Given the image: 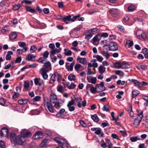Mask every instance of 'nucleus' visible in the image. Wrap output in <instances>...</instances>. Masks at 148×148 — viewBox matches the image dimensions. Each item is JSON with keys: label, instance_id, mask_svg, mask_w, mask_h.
<instances>
[{"label": "nucleus", "instance_id": "1", "mask_svg": "<svg viewBox=\"0 0 148 148\" xmlns=\"http://www.w3.org/2000/svg\"><path fill=\"white\" fill-rule=\"evenodd\" d=\"M50 102L51 103L49 102L48 98L47 97L44 98V104L45 106H46L49 111L51 113L54 112L53 109L51 107L53 106V103H54L56 102L57 100L56 95L54 93L50 94Z\"/></svg>", "mask_w": 148, "mask_h": 148}, {"label": "nucleus", "instance_id": "2", "mask_svg": "<svg viewBox=\"0 0 148 148\" xmlns=\"http://www.w3.org/2000/svg\"><path fill=\"white\" fill-rule=\"evenodd\" d=\"M75 104V101L73 99L68 102L67 106L70 112H72L75 110V107L74 106Z\"/></svg>", "mask_w": 148, "mask_h": 148}, {"label": "nucleus", "instance_id": "3", "mask_svg": "<svg viewBox=\"0 0 148 148\" xmlns=\"http://www.w3.org/2000/svg\"><path fill=\"white\" fill-rule=\"evenodd\" d=\"M109 50L112 51H115L118 50V47L116 43L114 42H110L109 45Z\"/></svg>", "mask_w": 148, "mask_h": 148}, {"label": "nucleus", "instance_id": "4", "mask_svg": "<svg viewBox=\"0 0 148 148\" xmlns=\"http://www.w3.org/2000/svg\"><path fill=\"white\" fill-rule=\"evenodd\" d=\"M40 73L41 75L42 76L43 78L44 79H46L48 77V75L47 73V69H46V68L43 67L40 70Z\"/></svg>", "mask_w": 148, "mask_h": 148}, {"label": "nucleus", "instance_id": "5", "mask_svg": "<svg viewBox=\"0 0 148 148\" xmlns=\"http://www.w3.org/2000/svg\"><path fill=\"white\" fill-rule=\"evenodd\" d=\"M45 136V134L40 131L37 132L33 136V138L34 139H37L42 138V136Z\"/></svg>", "mask_w": 148, "mask_h": 148}, {"label": "nucleus", "instance_id": "6", "mask_svg": "<svg viewBox=\"0 0 148 148\" xmlns=\"http://www.w3.org/2000/svg\"><path fill=\"white\" fill-rule=\"evenodd\" d=\"M21 135L23 138L30 137L32 136V134L28 130H23L21 132Z\"/></svg>", "mask_w": 148, "mask_h": 148}, {"label": "nucleus", "instance_id": "7", "mask_svg": "<svg viewBox=\"0 0 148 148\" xmlns=\"http://www.w3.org/2000/svg\"><path fill=\"white\" fill-rule=\"evenodd\" d=\"M137 37L139 39L144 38L145 36V34L142 30H138L136 31V33Z\"/></svg>", "mask_w": 148, "mask_h": 148}, {"label": "nucleus", "instance_id": "8", "mask_svg": "<svg viewBox=\"0 0 148 148\" xmlns=\"http://www.w3.org/2000/svg\"><path fill=\"white\" fill-rule=\"evenodd\" d=\"M22 136L19 135L17 136V138L15 142L19 145H22L24 143L25 140L24 138H22Z\"/></svg>", "mask_w": 148, "mask_h": 148}, {"label": "nucleus", "instance_id": "9", "mask_svg": "<svg viewBox=\"0 0 148 148\" xmlns=\"http://www.w3.org/2000/svg\"><path fill=\"white\" fill-rule=\"evenodd\" d=\"M77 60L83 65H85L86 64L87 60L85 58H81L79 56H78L77 59Z\"/></svg>", "mask_w": 148, "mask_h": 148}, {"label": "nucleus", "instance_id": "10", "mask_svg": "<svg viewBox=\"0 0 148 148\" xmlns=\"http://www.w3.org/2000/svg\"><path fill=\"white\" fill-rule=\"evenodd\" d=\"M97 88H100V90L101 91H103L105 90L106 89L104 85V83L103 82H101L99 84H97L96 85Z\"/></svg>", "mask_w": 148, "mask_h": 148}, {"label": "nucleus", "instance_id": "11", "mask_svg": "<svg viewBox=\"0 0 148 148\" xmlns=\"http://www.w3.org/2000/svg\"><path fill=\"white\" fill-rule=\"evenodd\" d=\"M18 45L21 47H22L24 49V51L26 52L27 51V48L26 47V43L23 42H18Z\"/></svg>", "mask_w": 148, "mask_h": 148}, {"label": "nucleus", "instance_id": "12", "mask_svg": "<svg viewBox=\"0 0 148 148\" xmlns=\"http://www.w3.org/2000/svg\"><path fill=\"white\" fill-rule=\"evenodd\" d=\"M37 86H38V88L39 90H42L45 88V83L43 80H41L40 81V83Z\"/></svg>", "mask_w": 148, "mask_h": 148}, {"label": "nucleus", "instance_id": "13", "mask_svg": "<svg viewBox=\"0 0 148 148\" xmlns=\"http://www.w3.org/2000/svg\"><path fill=\"white\" fill-rule=\"evenodd\" d=\"M87 88H90V90L92 94H95L96 91V88H95L91 84H88L86 86Z\"/></svg>", "mask_w": 148, "mask_h": 148}, {"label": "nucleus", "instance_id": "14", "mask_svg": "<svg viewBox=\"0 0 148 148\" xmlns=\"http://www.w3.org/2000/svg\"><path fill=\"white\" fill-rule=\"evenodd\" d=\"M54 140L60 146L62 145V142H64V139L58 137L54 138Z\"/></svg>", "mask_w": 148, "mask_h": 148}, {"label": "nucleus", "instance_id": "15", "mask_svg": "<svg viewBox=\"0 0 148 148\" xmlns=\"http://www.w3.org/2000/svg\"><path fill=\"white\" fill-rule=\"evenodd\" d=\"M49 139L47 138H45L41 142L40 146L41 147H45L49 142Z\"/></svg>", "mask_w": 148, "mask_h": 148}, {"label": "nucleus", "instance_id": "16", "mask_svg": "<svg viewBox=\"0 0 148 148\" xmlns=\"http://www.w3.org/2000/svg\"><path fill=\"white\" fill-rule=\"evenodd\" d=\"M99 30L97 28H93L88 30V32L92 34H95L99 32Z\"/></svg>", "mask_w": 148, "mask_h": 148}, {"label": "nucleus", "instance_id": "17", "mask_svg": "<svg viewBox=\"0 0 148 148\" xmlns=\"http://www.w3.org/2000/svg\"><path fill=\"white\" fill-rule=\"evenodd\" d=\"M74 98L77 102V106L78 107L80 108L82 107L81 104V101L82 100V98L80 97H76L74 96Z\"/></svg>", "mask_w": 148, "mask_h": 148}, {"label": "nucleus", "instance_id": "18", "mask_svg": "<svg viewBox=\"0 0 148 148\" xmlns=\"http://www.w3.org/2000/svg\"><path fill=\"white\" fill-rule=\"evenodd\" d=\"M35 56H33L32 54H29L27 56L26 58L27 60L29 61H35Z\"/></svg>", "mask_w": 148, "mask_h": 148}, {"label": "nucleus", "instance_id": "19", "mask_svg": "<svg viewBox=\"0 0 148 148\" xmlns=\"http://www.w3.org/2000/svg\"><path fill=\"white\" fill-rule=\"evenodd\" d=\"M56 77V75L55 73H54L52 74L51 78L49 80V84H52L56 81L55 78Z\"/></svg>", "mask_w": 148, "mask_h": 148}, {"label": "nucleus", "instance_id": "20", "mask_svg": "<svg viewBox=\"0 0 148 148\" xmlns=\"http://www.w3.org/2000/svg\"><path fill=\"white\" fill-rule=\"evenodd\" d=\"M10 136L11 140L15 142L17 138V136H16L15 134L13 132H11L10 133Z\"/></svg>", "mask_w": 148, "mask_h": 148}, {"label": "nucleus", "instance_id": "21", "mask_svg": "<svg viewBox=\"0 0 148 148\" xmlns=\"http://www.w3.org/2000/svg\"><path fill=\"white\" fill-rule=\"evenodd\" d=\"M141 121V119L140 118H137L135 119L134 122V126L135 127H137L138 126L140 123Z\"/></svg>", "mask_w": 148, "mask_h": 148}, {"label": "nucleus", "instance_id": "22", "mask_svg": "<svg viewBox=\"0 0 148 148\" xmlns=\"http://www.w3.org/2000/svg\"><path fill=\"white\" fill-rule=\"evenodd\" d=\"M71 15L67 16L63 18L64 21L66 23L68 24L69 22H71Z\"/></svg>", "mask_w": 148, "mask_h": 148}, {"label": "nucleus", "instance_id": "23", "mask_svg": "<svg viewBox=\"0 0 148 148\" xmlns=\"http://www.w3.org/2000/svg\"><path fill=\"white\" fill-rule=\"evenodd\" d=\"M99 71V73L102 74L105 71V68L102 65H100L98 68Z\"/></svg>", "mask_w": 148, "mask_h": 148}, {"label": "nucleus", "instance_id": "24", "mask_svg": "<svg viewBox=\"0 0 148 148\" xmlns=\"http://www.w3.org/2000/svg\"><path fill=\"white\" fill-rule=\"evenodd\" d=\"M28 101V100L24 99H19L18 101V103L21 105L25 104H26Z\"/></svg>", "mask_w": 148, "mask_h": 148}, {"label": "nucleus", "instance_id": "25", "mask_svg": "<svg viewBox=\"0 0 148 148\" xmlns=\"http://www.w3.org/2000/svg\"><path fill=\"white\" fill-rule=\"evenodd\" d=\"M110 12L113 16H115L117 14V10L115 8H112L110 10Z\"/></svg>", "mask_w": 148, "mask_h": 148}, {"label": "nucleus", "instance_id": "26", "mask_svg": "<svg viewBox=\"0 0 148 148\" xmlns=\"http://www.w3.org/2000/svg\"><path fill=\"white\" fill-rule=\"evenodd\" d=\"M61 49H58L57 48L54 49L50 51L51 54H55L56 53H59L61 51Z\"/></svg>", "mask_w": 148, "mask_h": 148}, {"label": "nucleus", "instance_id": "27", "mask_svg": "<svg viewBox=\"0 0 148 148\" xmlns=\"http://www.w3.org/2000/svg\"><path fill=\"white\" fill-rule=\"evenodd\" d=\"M93 57L96 58L97 60L100 62H101L103 59V57L99 55H97L95 56H94Z\"/></svg>", "mask_w": 148, "mask_h": 148}, {"label": "nucleus", "instance_id": "28", "mask_svg": "<svg viewBox=\"0 0 148 148\" xmlns=\"http://www.w3.org/2000/svg\"><path fill=\"white\" fill-rule=\"evenodd\" d=\"M92 119L95 122H97L99 121V119L96 114L92 115L91 116Z\"/></svg>", "mask_w": 148, "mask_h": 148}, {"label": "nucleus", "instance_id": "29", "mask_svg": "<svg viewBox=\"0 0 148 148\" xmlns=\"http://www.w3.org/2000/svg\"><path fill=\"white\" fill-rule=\"evenodd\" d=\"M130 65L125 62H122L121 69H126L129 68Z\"/></svg>", "mask_w": 148, "mask_h": 148}, {"label": "nucleus", "instance_id": "30", "mask_svg": "<svg viewBox=\"0 0 148 148\" xmlns=\"http://www.w3.org/2000/svg\"><path fill=\"white\" fill-rule=\"evenodd\" d=\"M74 64L75 62L73 61L71 63L69 66H66V68L68 71H71L73 70Z\"/></svg>", "mask_w": 148, "mask_h": 148}, {"label": "nucleus", "instance_id": "31", "mask_svg": "<svg viewBox=\"0 0 148 148\" xmlns=\"http://www.w3.org/2000/svg\"><path fill=\"white\" fill-rule=\"evenodd\" d=\"M13 54V52L11 51H8L7 53V54L6 55L5 57L6 60H9L11 59V55Z\"/></svg>", "mask_w": 148, "mask_h": 148}, {"label": "nucleus", "instance_id": "32", "mask_svg": "<svg viewBox=\"0 0 148 148\" xmlns=\"http://www.w3.org/2000/svg\"><path fill=\"white\" fill-rule=\"evenodd\" d=\"M17 36V34L15 32H12L9 36L10 38L12 40H14Z\"/></svg>", "mask_w": 148, "mask_h": 148}, {"label": "nucleus", "instance_id": "33", "mask_svg": "<svg viewBox=\"0 0 148 148\" xmlns=\"http://www.w3.org/2000/svg\"><path fill=\"white\" fill-rule=\"evenodd\" d=\"M10 30V27L8 25H6L2 29L1 32L2 33H4Z\"/></svg>", "mask_w": 148, "mask_h": 148}, {"label": "nucleus", "instance_id": "34", "mask_svg": "<svg viewBox=\"0 0 148 148\" xmlns=\"http://www.w3.org/2000/svg\"><path fill=\"white\" fill-rule=\"evenodd\" d=\"M53 106H51V107H53L57 109H59L61 107V106L60 105V103L59 102L57 101L55 102L54 103H53Z\"/></svg>", "mask_w": 148, "mask_h": 148}, {"label": "nucleus", "instance_id": "35", "mask_svg": "<svg viewBox=\"0 0 148 148\" xmlns=\"http://www.w3.org/2000/svg\"><path fill=\"white\" fill-rule=\"evenodd\" d=\"M68 79L71 81L74 80L76 79V77L74 74H71L69 75Z\"/></svg>", "mask_w": 148, "mask_h": 148}, {"label": "nucleus", "instance_id": "36", "mask_svg": "<svg viewBox=\"0 0 148 148\" xmlns=\"http://www.w3.org/2000/svg\"><path fill=\"white\" fill-rule=\"evenodd\" d=\"M136 9L135 6L133 5H130L128 7L127 10L129 12H132L134 10Z\"/></svg>", "mask_w": 148, "mask_h": 148}, {"label": "nucleus", "instance_id": "37", "mask_svg": "<svg viewBox=\"0 0 148 148\" xmlns=\"http://www.w3.org/2000/svg\"><path fill=\"white\" fill-rule=\"evenodd\" d=\"M62 145L60 146L62 147L63 148H68V144L67 142L64 139V142H62Z\"/></svg>", "mask_w": 148, "mask_h": 148}, {"label": "nucleus", "instance_id": "38", "mask_svg": "<svg viewBox=\"0 0 148 148\" xmlns=\"http://www.w3.org/2000/svg\"><path fill=\"white\" fill-rule=\"evenodd\" d=\"M140 93L139 91L136 90H133L132 92V97H134L138 95Z\"/></svg>", "mask_w": 148, "mask_h": 148}, {"label": "nucleus", "instance_id": "39", "mask_svg": "<svg viewBox=\"0 0 148 148\" xmlns=\"http://www.w3.org/2000/svg\"><path fill=\"white\" fill-rule=\"evenodd\" d=\"M102 110L103 111L110 112L109 106L108 105H105L102 108Z\"/></svg>", "mask_w": 148, "mask_h": 148}, {"label": "nucleus", "instance_id": "40", "mask_svg": "<svg viewBox=\"0 0 148 148\" xmlns=\"http://www.w3.org/2000/svg\"><path fill=\"white\" fill-rule=\"evenodd\" d=\"M26 10L32 13H34L35 12V10L34 9H32L31 7L29 6H27L26 7Z\"/></svg>", "mask_w": 148, "mask_h": 148}, {"label": "nucleus", "instance_id": "41", "mask_svg": "<svg viewBox=\"0 0 148 148\" xmlns=\"http://www.w3.org/2000/svg\"><path fill=\"white\" fill-rule=\"evenodd\" d=\"M115 73L116 75L122 77L124 75V73L123 71L120 70H116L115 71Z\"/></svg>", "mask_w": 148, "mask_h": 148}, {"label": "nucleus", "instance_id": "42", "mask_svg": "<svg viewBox=\"0 0 148 148\" xmlns=\"http://www.w3.org/2000/svg\"><path fill=\"white\" fill-rule=\"evenodd\" d=\"M41 80H43L42 79L38 78H35L34 79V82L35 84L36 85H38V84L40 83V81Z\"/></svg>", "mask_w": 148, "mask_h": 148}, {"label": "nucleus", "instance_id": "43", "mask_svg": "<svg viewBox=\"0 0 148 148\" xmlns=\"http://www.w3.org/2000/svg\"><path fill=\"white\" fill-rule=\"evenodd\" d=\"M50 57L53 62L55 63L56 62L57 60V58L54 55L51 54Z\"/></svg>", "mask_w": 148, "mask_h": 148}, {"label": "nucleus", "instance_id": "44", "mask_svg": "<svg viewBox=\"0 0 148 148\" xmlns=\"http://www.w3.org/2000/svg\"><path fill=\"white\" fill-rule=\"evenodd\" d=\"M21 7V5L18 4L16 5H14L13 7V9L15 10H16L19 9Z\"/></svg>", "mask_w": 148, "mask_h": 148}, {"label": "nucleus", "instance_id": "45", "mask_svg": "<svg viewBox=\"0 0 148 148\" xmlns=\"http://www.w3.org/2000/svg\"><path fill=\"white\" fill-rule=\"evenodd\" d=\"M130 140L132 142H135L138 140H140V139L139 138H138L137 136L135 137H132L130 138Z\"/></svg>", "mask_w": 148, "mask_h": 148}, {"label": "nucleus", "instance_id": "46", "mask_svg": "<svg viewBox=\"0 0 148 148\" xmlns=\"http://www.w3.org/2000/svg\"><path fill=\"white\" fill-rule=\"evenodd\" d=\"M57 91L61 93L63 92V88L62 85H60L58 86L57 88Z\"/></svg>", "mask_w": 148, "mask_h": 148}, {"label": "nucleus", "instance_id": "47", "mask_svg": "<svg viewBox=\"0 0 148 148\" xmlns=\"http://www.w3.org/2000/svg\"><path fill=\"white\" fill-rule=\"evenodd\" d=\"M102 55L106 58V59H108L110 56V55L109 53L107 52H103L102 53Z\"/></svg>", "mask_w": 148, "mask_h": 148}, {"label": "nucleus", "instance_id": "48", "mask_svg": "<svg viewBox=\"0 0 148 148\" xmlns=\"http://www.w3.org/2000/svg\"><path fill=\"white\" fill-rule=\"evenodd\" d=\"M29 86V82H28L25 81L24 82V87L25 88L28 89Z\"/></svg>", "mask_w": 148, "mask_h": 148}, {"label": "nucleus", "instance_id": "49", "mask_svg": "<svg viewBox=\"0 0 148 148\" xmlns=\"http://www.w3.org/2000/svg\"><path fill=\"white\" fill-rule=\"evenodd\" d=\"M122 62H115L114 65L115 67L118 69H121Z\"/></svg>", "mask_w": 148, "mask_h": 148}, {"label": "nucleus", "instance_id": "50", "mask_svg": "<svg viewBox=\"0 0 148 148\" xmlns=\"http://www.w3.org/2000/svg\"><path fill=\"white\" fill-rule=\"evenodd\" d=\"M41 99V97L40 96H36L33 99V100L34 101H39Z\"/></svg>", "mask_w": 148, "mask_h": 148}, {"label": "nucleus", "instance_id": "51", "mask_svg": "<svg viewBox=\"0 0 148 148\" xmlns=\"http://www.w3.org/2000/svg\"><path fill=\"white\" fill-rule=\"evenodd\" d=\"M37 48L36 46L34 45L31 46L30 47V50L31 53H34L37 49Z\"/></svg>", "mask_w": 148, "mask_h": 148}, {"label": "nucleus", "instance_id": "52", "mask_svg": "<svg viewBox=\"0 0 148 148\" xmlns=\"http://www.w3.org/2000/svg\"><path fill=\"white\" fill-rule=\"evenodd\" d=\"M98 35L99 37H106L108 36V34L107 33H100L98 34Z\"/></svg>", "mask_w": 148, "mask_h": 148}, {"label": "nucleus", "instance_id": "53", "mask_svg": "<svg viewBox=\"0 0 148 148\" xmlns=\"http://www.w3.org/2000/svg\"><path fill=\"white\" fill-rule=\"evenodd\" d=\"M44 66H45V68H46V69H47V68L49 67L51 65V63L49 61H48L45 63H44Z\"/></svg>", "mask_w": 148, "mask_h": 148}, {"label": "nucleus", "instance_id": "54", "mask_svg": "<svg viewBox=\"0 0 148 148\" xmlns=\"http://www.w3.org/2000/svg\"><path fill=\"white\" fill-rule=\"evenodd\" d=\"M82 65L80 64H76L75 65L74 68L75 70L77 72L78 71V69L81 67Z\"/></svg>", "mask_w": 148, "mask_h": 148}, {"label": "nucleus", "instance_id": "55", "mask_svg": "<svg viewBox=\"0 0 148 148\" xmlns=\"http://www.w3.org/2000/svg\"><path fill=\"white\" fill-rule=\"evenodd\" d=\"M76 85L73 82L71 83L69 86H68V88L70 89H73L75 87Z\"/></svg>", "mask_w": 148, "mask_h": 148}, {"label": "nucleus", "instance_id": "56", "mask_svg": "<svg viewBox=\"0 0 148 148\" xmlns=\"http://www.w3.org/2000/svg\"><path fill=\"white\" fill-rule=\"evenodd\" d=\"M128 112L131 117H133V113L132 109V106L130 107V108L128 110Z\"/></svg>", "mask_w": 148, "mask_h": 148}, {"label": "nucleus", "instance_id": "57", "mask_svg": "<svg viewBox=\"0 0 148 148\" xmlns=\"http://www.w3.org/2000/svg\"><path fill=\"white\" fill-rule=\"evenodd\" d=\"M5 99L3 98L0 99V104L2 106H3L5 105Z\"/></svg>", "mask_w": 148, "mask_h": 148}, {"label": "nucleus", "instance_id": "58", "mask_svg": "<svg viewBox=\"0 0 148 148\" xmlns=\"http://www.w3.org/2000/svg\"><path fill=\"white\" fill-rule=\"evenodd\" d=\"M65 111V109L64 108L61 109L59 111V112L57 114V115L60 114H62Z\"/></svg>", "mask_w": 148, "mask_h": 148}, {"label": "nucleus", "instance_id": "59", "mask_svg": "<svg viewBox=\"0 0 148 148\" xmlns=\"http://www.w3.org/2000/svg\"><path fill=\"white\" fill-rule=\"evenodd\" d=\"M80 124L83 127H86L87 126V125L86 123L82 120H81L79 121Z\"/></svg>", "mask_w": 148, "mask_h": 148}, {"label": "nucleus", "instance_id": "60", "mask_svg": "<svg viewBox=\"0 0 148 148\" xmlns=\"http://www.w3.org/2000/svg\"><path fill=\"white\" fill-rule=\"evenodd\" d=\"M49 55V53L47 51H45L43 54V56L44 58H47L48 57V55Z\"/></svg>", "mask_w": 148, "mask_h": 148}, {"label": "nucleus", "instance_id": "61", "mask_svg": "<svg viewBox=\"0 0 148 148\" xmlns=\"http://www.w3.org/2000/svg\"><path fill=\"white\" fill-rule=\"evenodd\" d=\"M32 1H29V0H24L22 1L21 3H25L26 4H31L32 3Z\"/></svg>", "mask_w": 148, "mask_h": 148}, {"label": "nucleus", "instance_id": "62", "mask_svg": "<svg viewBox=\"0 0 148 148\" xmlns=\"http://www.w3.org/2000/svg\"><path fill=\"white\" fill-rule=\"evenodd\" d=\"M97 79L95 77L91 78L90 79V82L93 84H95L96 82Z\"/></svg>", "mask_w": 148, "mask_h": 148}, {"label": "nucleus", "instance_id": "63", "mask_svg": "<svg viewBox=\"0 0 148 148\" xmlns=\"http://www.w3.org/2000/svg\"><path fill=\"white\" fill-rule=\"evenodd\" d=\"M45 60L44 58H40L38 60V62H39L42 63H45Z\"/></svg>", "mask_w": 148, "mask_h": 148}, {"label": "nucleus", "instance_id": "64", "mask_svg": "<svg viewBox=\"0 0 148 148\" xmlns=\"http://www.w3.org/2000/svg\"><path fill=\"white\" fill-rule=\"evenodd\" d=\"M21 57H17L15 61V63H19L20 62L21 60Z\"/></svg>", "mask_w": 148, "mask_h": 148}]
</instances>
